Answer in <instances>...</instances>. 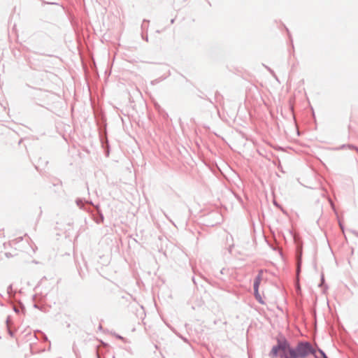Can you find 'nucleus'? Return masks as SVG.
I'll return each instance as SVG.
<instances>
[{"mask_svg":"<svg viewBox=\"0 0 358 358\" xmlns=\"http://www.w3.org/2000/svg\"><path fill=\"white\" fill-rule=\"evenodd\" d=\"M13 310L17 315L24 314L25 313V307L21 301L13 305Z\"/></svg>","mask_w":358,"mask_h":358,"instance_id":"nucleus-3","label":"nucleus"},{"mask_svg":"<svg viewBox=\"0 0 358 358\" xmlns=\"http://www.w3.org/2000/svg\"><path fill=\"white\" fill-rule=\"evenodd\" d=\"M215 277H216L217 278H220V275H219L218 274L215 275Z\"/></svg>","mask_w":358,"mask_h":358,"instance_id":"nucleus-40","label":"nucleus"},{"mask_svg":"<svg viewBox=\"0 0 358 358\" xmlns=\"http://www.w3.org/2000/svg\"><path fill=\"white\" fill-rule=\"evenodd\" d=\"M110 348L109 345L104 343L103 346L100 349H97V358H115L114 354L110 351Z\"/></svg>","mask_w":358,"mask_h":358,"instance_id":"nucleus-2","label":"nucleus"},{"mask_svg":"<svg viewBox=\"0 0 358 358\" xmlns=\"http://www.w3.org/2000/svg\"><path fill=\"white\" fill-rule=\"evenodd\" d=\"M348 129H351V126L350 125H348Z\"/></svg>","mask_w":358,"mask_h":358,"instance_id":"nucleus-44","label":"nucleus"},{"mask_svg":"<svg viewBox=\"0 0 358 358\" xmlns=\"http://www.w3.org/2000/svg\"><path fill=\"white\" fill-rule=\"evenodd\" d=\"M319 207H320V209H321V210H322V206H320Z\"/></svg>","mask_w":358,"mask_h":358,"instance_id":"nucleus-43","label":"nucleus"},{"mask_svg":"<svg viewBox=\"0 0 358 358\" xmlns=\"http://www.w3.org/2000/svg\"><path fill=\"white\" fill-rule=\"evenodd\" d=\"M348 146L351 150H356L358 152V148L357 146H355V145H353V144H348Z\"/></svg>","mask_w":358,"mask_h":358,"instance_id":"nucleus-21","label":"nucleus"},{"mask_svg":"<svg viewBox=\"0 0 358 358\" xmlns=\"http://www.w3.org/2000/svg\"><path fill=\"white\" fill-rule=\"evenodd\" d=\"M142 38L145 41H148V34L146 35H144L143 34H142Z\"/></svg>","mask_w":358,"mask_h":358,"instance_id":"nucleus-28","label":"nucleus"},{"mask_svg":"<svg viewBox=\"0 0 358 358\" xmlns=\"http://www.w3.org/2000/svg\"><path fill=\"white\" fill-rule=\"evenodd\" d=\"M224 271H225V268H222V269L220 271L219 274H220V275L224 274Z\"/></svg>","mask_w":358,"mask_h":358,"instance_id":"nucleus-36","label":"nucleus"},{"mask_svg":"<svg viewBox=\"0 0 358 358\" xmlns=\"http://www.w3.org/2000/svg\"><path fill=\"white\" fill-rule=\"evenodd\" d=\"M57 183H53V185H54V186H56V185H62V180H59V179H57Z\"/></svg>","mask_w":358,"mask_h":358,"instance_id":"nucleus-27","label":"nucleus"},{"mask_svg":"<svg viewBox=\"0 0 358 358\" xmlns=\"http://www.w3.org/2000/svg\"><path fill=\"white\" fill-rule=\"evenodd\" d=\"M170 75H171L170 70H168V73H167L166 75H163V76H160V77H159V78L152 80L150 82V84L152 85H155L159 83L160 82L164 80L165 79H166Z\"/></svg>","mask_w":358,"mask_h":358,"instance_id":"nucleus-7","label":"nucleus"},{"mask_svg":"<svg viewBox=\"0 0 358 358\" xmlns=\"http://www.w3.org/2000/svg\"><path fill=\"white\" fill-rule=\"evenodd\" d=\"M282 25H283L285 31H287V36H288V38L289 40V44L292 47V52H294V42H293V38H292V34H291L289 29L284 24H282Z\"/></svg>","mask_w":358,"mask_h":358,"instance_id":"nucleus-9","label":"nucleus"},{"mask_svg":"<svg viewBox=\"0 0 358 358\" xmlns=\"http://www.w3.org/2000/svg\"><path fill=\"white\" fill-rule=\"evenodd\" d=\"M128 297H130V298L133 299L132 295H131L129 294H127V296H121L122 299H125L127 301H128Z\"/></svg>","mask_w":358,"mask_h":358,"instance_id":"nucleus-26","label":"nucleus"},{"mask_svg":"<svg viewBox=\"0 0 358 358\" xmlns=\"http://www.w3.org/2000/svg\"><path fill=\"white\" fill-rule=\"evenodd\" d=\"M204 99L207 100L208 101H209V103H210L212 105H213L214 107H216V106L215 105L214 101L210 98H209L207 96H206V98H204Z\"/></svg>","mask_w":358,"mask_h":358,"instance_id":"nucleus-22","label":"nucleus"},{"mask_svg":"<svg viewBox=\"0 0 358 358\" xmlns=\"http://www.w3.org/2000/svg\"><path fill=\"white\" fill-rule=\"evenodd\" d=\"M8 245H9V246H10V244L9 243H3V248H4V249H6Z\"/></svg>","mask_w":358,"mask_h":358,"instance_id":"nucleus-35","label":"nucleus"},{"mask_svg":"<svg viewBox=\"0 0 358 358\" xmlns=\"http://www.w3.org/2000/svg\"><path fill=\"white\" fill-rule=\"evenodd\" d=\"M176 18H173L171 20V24H173L175 22Z\"/></svg>","mask_w":358,"mask_h":358,"instance_id":"nucleus-39","label":"nucleus"},{"mask_svg":"<svg viewBox=\"0 0 358 358\" xmlns=\"http://www.w3.org/2000/svg\"><path fill=\"white\" fill-rule=\"evenodd\" d=\"M149 22H150L149 20L144 19L143 20V22H142V24H141V29L143 30L145 29H148Z\"/></svg>","mask_w":358,"mask_h":358,"instance_id":"nucleus-15","label":"nucleus"},{"mask_svg":"<svg viewBox=\"0 0 358 358\" xmlns=\"http://www.w3.org/2000/svg\"><path fill=\"white\" fill-rule=\"evenodd\" d=\"M351 232L354 234L357 237H358V231L355 230H351Z\"/></svg>","mask_w":358,"mask_h":358,"instance_id":"nucleus-34","label":"nucleus"},{"mask_svg":"<svg viewBox=\"0 0 358 358\" xmlns=\"http://www.w3.org/2000/svg\"><path fill=\"white\" fill-rule=\"evenodd\" d=\"M13 292V285H8V288H7V293L8 294H10V293Z\"/></svg>","mask_w":358,"mask_h":358,"instance_id":"nucleus-24","label":"nucleus"},{"mask_svg":"<svg viewBox=\"0 0 358 358\" xmlns=\"http://www.w3.org/2000/svg\"><path fill=\"white\" fill-rule=\"evenodd\" d=\"M199 92H200L201 94H198V96L201 99H204V98H206V94H204L201 90H199Z\"/></svg>","mask_w":358,"mask_h":358,"instance_id":"nucleus-25","label":"nucleus"},{"mask_svg":"<svg viewBox=\"0 0 358 358\" xmlns=\"http://www.w3.org/2000/svg\"><path fill=\"white\" fill-rule=\"evenodd\" d=\"M262 273H263L262 270L259 271L258 274L254 278V281L259 282L261 283V281L262 280Z\"/></svg>","mask_w":358,"mask_h":358,"instance_id":"nucleus-14","label":"nucleus"},{"mask_svg":"<svg viewBox=\"0 0 358 358\" xmlns=\"http://www.w3.org/2000/svg\"><path fill=\"white\" fill-rule=\"evenodd\" d=\"M87 212L92 215V218L96 223L100 224L103 222V221H99V213L97 211H92V210H91V209H89V210H87Z\"/></svg>","mask_w":358,"mask_h":358,"instance_id":"nucleus-11","label":"nucleus"},{"mask_svg":"<svg viewBox=\"0 0 358 358\" xmlns=\"http://www.w3.org/2000/svg\"><path fill=\"white\" fill-rule=\"evenodd\" d=\"M276 344L273 345L268 353L270 358H308L313 355L315 358H329L325 352L318 348L320 356L312 344L305 340L298 341L295 345H292L289 340L281 333L275 338Z\"/></svg>","mask_w":358,"mask_h":358,"instance_id":"nucleus-1","label":"nucleus"},{"mask_svg":"<svg viewBox=\"0 0 358 358\" xmlns=\"http://www.w3.org/2000/svg\"><path fill=\"white\" fill-rule=\"evenodd\" d=\"M101 143L103 148L104 149L105 155L106 157L109 156L110 153V145L108 138L103 139L101 137Z\"/></svg>","mask_w":358,"mask_h":358,"instance_id":"nucleus-4","label":"nucleus"},{"mask_svg":"<svg viewBox=\"0 0 358 358\" xmlns=\"http://www.w3.org/2000/svg\"><path fill=\"white\" fill-rule=\"evenodd\" d=\"M273 204L274 206H275L277 208L280 209L282 213L285 215H287V211L283 208V206L280 204L275 199L273 200Z\"/></svg>","mask_w":358,"mask_h":358,"instance_id":"nucleus-13","label":"nucleus"},{"mask_svg":"<svg viewBox=\"0 0 358 358\" xmlns=\"http://www.w3.org/2000/svg\"><path fill=\"white\" fill-rule=\"evenodd\" d=\"M322 196L323 197H325L327 198V199L328 200L329 204H330V206L331 208V209L335 212L336 213V206H335V204L334 203L333 201L331 200V199L328 196V192L327 191H325L324 193H322Z\"/></svg>","mask_w":358,"mask_h":358,"instance_id":"nucleus-10","label":"nucleus"},{"mask_svg":"<svg viewBox=\"0 0 358 358\" xmlns=\"http://www.w3.org/2000/svg\"><path fill=\"white\" fill-rule=\"evenodd\" d=\"M34 307L35 308H37V309H38V310H41V311H45V310L43 309V306H41V305H38V304H37V303H34Z\"/></svg>","mask_w":358,"mask_h":358,"instance_id":"nucleus-19","label":"nucleus"},{"mask_svg":"<svg viewBox=\"0 0 358 358\" xmlns=\"http://www.w3.org/2000/svg\"><path fill=\"white\" fill-rule=\"evenodd\" d=\"M192 281H193L194 284L196 286H197V285H198V282H197V280H196V279L195 278V277H194V276H193V277H192Z\"/></svg>","mask_w":358,"mask_h":358,"instance_id":"nucleus-29","label":"nucleus"},{"mask_svg":"<svg viewBox=\"0 0 358 358\" xmlns=\"http://www.w3.org/2000/svg\"><path fill=\"white\" fill-rule=\"evenodd\" d=\"M320 203V200H319V199H317V203Z\"/></svg>","mask_w":358,"mask_h":358,"instance_id":"nucleus-45","label":"nucleus"},{"mask_svg":"<svg viewBox=\"0 0 358 358\" xmlns=\"http://www.w3.org/2000/svg\"><path fill=\"white\" fill-rule=\"evenodd\" d=\"M219 224V222H216V223H215V224H212L211 225H212V226H214L215 224Z\"/></svg>","mask_w":358,"mask_h":358,"instance_id":"nucleus-42","label":"nucleus"},{"mask_svg":"<svg viewBox=\"0 0 358 358\" xmlns=\"http://www.w3.org/2000/svg\"><path fill=\"white\" fill-rule=\"evenodd\" d=\"M344 147H345V145H343L341 146V148H344Z\"/></svg>","mask_w":358,"mask_h":358,"instance_id":"nucleus-46","label":"nucleus"},{"mask_svg":"<svg viewBox=\"0 0 358 358\" xmlns=\"http://www.w3.org/2000/svg\"><path fill=\"white\" fill-rule=\"evenodd\" d=\"M180 75L182 77H183L186 80L187 82L190 83L189 80H188L185 76H183L182 74H180Z\"/></svg>","mask_w":358,"mask_h":358,"instance_id":"nucleus-38","label":"nucleus"},{"mask_svg":"<svg viewBox=\"0 0 358 358\" xmlns=\"http://www.w3.org/2000/svg\"><path fill=\"white\" fill-rule=\"evenodd\" d=\"M94 203L92 202V200H87L86 206L91 209L94 206Z\"/></svg>","mask_w":358,"mask_h":358,"instance_id":"nucleus-17","label":"nucleus"},{"mask_svg":"<svg viewBox=\"0 0 358 358\" xmlns=\"http://www.w3.org/2000/svg\"><path fill=\"white\" fill-rule=\"evenodd\" d=\"M254 296L258 303L262 305L265 304V301L263 300L259 290H254Z\"/></svg>","mask_w":358,"mask_h":358,"instance_id":"nucleus-12","label":"nucleus"},{"mask_svg":"<svg viewBox=\"0 0 358 358\" xmlns=\"http://www.w3.org/2000/svg\"><path fill=\"white\" fill-rule=\"evenodd\" d=\"M78 274L80 276L81 278H83L85 277V273H83L82 268L80 267H78Z\"/></svg>","mask_w":358,"mask_h":358,"instance_id":"nucleus-20","label":"nucleus"},{"mask_svg":"<svg viewBox=\"0 0 358 358\" xmlns=\"http://www.w3.org/2000/svg\"><path fill=\"white\" fill-rule=\"evenodd\" d=\"M338 223H339V226H340L341 229L343 231H344V225H343V224L341 221H339Z\"/></svg>","mask_w":358,"mask_h":358,"instance_id":"nucleus-33","label":"nucleus"},{"mask_svg":"<svg viewBox=\"0 0 358 358\" xmlns=\"http://www.w3.org/2000/svg\"><path fill=\"white\" fill-rule=\"evenodd\" d=\"M4 255L6 258H10V257H14L15 255H13L12 253H10L9 252H6L4 253Z\"/></svg>","mask_w":358,"mask_h":358,"instance_id":"nucleus-23","label":"nucleus"},{"mask_svg":"<svg viewBox=\"0 0 358 358\" xmlns=\"http://www.w3.org/2000/svg\"><path fill=\"white\" fill-rule=\"evenodd\" d=\"M260 282L253 281V289L254 290H259V289Z\"/></svg>","mask_w":358,"mask_h":358,"instance_id":"nucleus-18","label":"nucleus"},{"mask_svg":"<svg viewBox=\"0 0 358 358\" xmlns=\"http://www.w3.org/2000/svg\"><path fill=\"white\" fill-rule=\"evenodd\" d=\"M8 334H9L11 337H13V336H14V335H15V331H11V330H8Z\"/></svg>","mask_w":358,"mask_h":358,"instance_id":"nucleus-30","label":"nucleus"},{"mask_svg":"<svg viewBox=\"0 0 358 358\" xmlns=\"http://www.w3.org/2000/svg\"><path fill=\"white\" fill-rule=\"evenodd\" d=\"M233 248H234V245H229V247L228 248V251L229 253L232 252Z\"/></svg>","mask_w":358,"mask_h":358,"instance_id":"nucleus-31","label":"nucleus"},{"mask_svg":"<svg viewBox=\"0 0 358 358\" xmlns=\"http://www.w3.org/2000/svg\"><path fill=\"white\" fill-rule=\"evenodd\" d=\"M87 200L83 198H77L76 200V205L84 210H89V208L86 206Z\"/></svg>","mask_w":358,"mask_h":358,"instance_id":"nucleus-5","label":"nucleus"},{"mask_svg":"<svg viewBox=\"0 0 358 358\" xmlns=\"http://www.w3.org/2000/svg\"><path fill=\"white\" fill-rule=\"evenodd\" d=\"M220 97H221L222 99H223V96L222 95L218 92V91H216L215 93V101L216 102H218L220 101Z\"/></svg>","mask_w":358,"mask_h":358,"instance_id":"nucleus-16","label":"nucleus"},{"mask_svg":"<svg viewBox=\"0 0 358 358\" xmlns=\"http://www.w3.org/2000/svg\"><path fill=\"white\" fill-rule=\"evenodd\" d=\"M115 337L120 340H124V337H122V336L119 335V334H115Z\"/></svg>","mask_w":358,"mask_h":358,"instance_id":"nucleus-32","label":"nucleus"},{"mask_svg":"<svg viewBox=\"0 0 358 358\" xmlns=\"http://www.w3.org/2000/svg\"><path fill=\"white\" fill-rule=\"evenodd\" d=\"M9 318H10V316H8V317H7V319H6V322H7V323H8V322Z\"/></svg>","mask_w":358,"mask_h":358,"instance_id":"nucleus-41","label":"nucleus"},{"mask_svg":"<svg viewBox=\"0 0 358 358\" xmlns=\"http://www.w3.org/2000/svg\"><path fill=\"white\" fill-rule=\"evenodd\" d=\"M266 69H268L271 73H274L273 71L271 68H269V67H268V66H266Z\"/></svg>","mask_w":358,"mask_h":358,"instance_id":"nucleus-37","label":"nucleus"},{"mask_svg":"<svg viewBox=\"0 0 358 358\" xmlns=\"http://www.w3.org/2000/svg\"><path fill=\"white\" fill-rule=\"evenodd\" d=\"M319 287L322 289V292L324 294L328 289V285L325 282L324 274H321L320 276V282L319 283Z\"/></svg>","mask_w":358,"mask_h":358,"instance_id":"nucleus-8","label":"nucleus"},{"mask_svg":"<svg viewBox=\"0 0 358 358\" xmlns=\"http://www.w3.org/2000/svg\"><path fill=\"white\" fill-rule=\"evenodd\" d=\"M91 210L92 211H97L99 213V221H103L104 220V216L101 210L100 204H94V206L91 208Z\"/></svg>","mask_w":358,"mask_h":358,"instance_id":"nucleus-6","label":"nucleus"}]
</instances>
